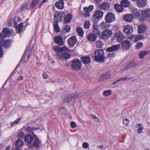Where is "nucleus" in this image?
Here are the masks:
<instances>
[{
  "mask_svg": "<svg viewBox=\"0 0 150 150\" xmlns=\"http://www.w3.org/2000/svg\"><path fill=\"white\" fill-rule=\"evenodd\" d=\"M149 52L148 51H142L139 54V57L140 58H143L146 55L148 54Z\"/></svg>",
  "mask_w": 150,
  "mask_h": 150,
  "instance_id": "4c0bfd02",
  "label": "nucleus"
},
{
  "mask_svg": "<svg viewBox=\"0 0 150 150\" xmlns=\"http://www.w3.org/2000/svg\"><path fill=\"white\" fill-rule=\"evenodd\" d=\"M12 30H10L8 28H5L3 30L1 33H0V38L3 39L7 37L10 33Z\"/></svg>",
  "mask_w": 150,
  "mask_h": 150,
  "instance_id": "0eeeda50",
  "label": "nucleus"
},
{
  "mask_svg": "<svg viewBox=\"0 0 150 150\" xmlns=\"http://www.w3.org/2000/svg\"><path fill=\"white\" fill-rule=\"evenodd\" d=\"M54 39L55 43L60 46L63 45L64 43L63 38L61 36H55Z\"/></svg>",
  "mask_w": 150,
  "mask_h": 150,
  "instance_id": "9b49d317",
  "label": "nucleus"
},
{
  "mask_svg": "<svg viewBox=\"0 0 150 150\" xmlns=\"http://www.w3.org/2000/svg\"><path fill=\"white\" fill-rule=\"evenodd\" d=\"M33 144L36 148H40L42 146V141L39 139L36 138L34 140Z\"/></svg>",
  "mask_w": 150,
  "mask_h": 150,
  "instance_id": "2eb2a0df",
  "label": "nucleus"
},
{
  "mask_svg": "<svg viewBox=\"0 0 150 150\" xmlns=\"http://www.w3.org/2000/svg\"><path fill=\"white\" fill-rule=\"evenodd\" d=\"M141 17H139V20L142 22L147 20L150 21V9H147L142 12Z\"/></svg>",
  "mask_w": 150,
  "mask_h": 150,
  "instance_id": "f03ea898",
  "label": "nucleus"
},
{
  "mask_svg": "<svg viewBox=\"0 0 150 150\" xmlns=\"http://www.w3.org/2000/svg\"><path fill=\"white\" fill-rule=\"evenodd\" d=\"M104 51L102 50H96L94 54L95 60L99 63L104 62L105 58L104 56Z\"/></svg>",
  "mask_w": 150,
  "mask_h": 150,
  "instance_id": "f257e3e1",
  "label": "nucleus"
},
{
  "mask_svg": "<svg viewBox=\"0 0 150 150\" xmlns=\"http://www.w3.org/2000/svg\"><path fill=\"white\" fill-rule=\"evenodd\" d=\"M114 38L119 42H122L123 40L124 37L122 32L118 31L115 34Z\"/></svg>",
  "mask_w": 150,
  "mask_h": 150,
  "instance_id": "6e6552de",
  "label": "nucleus"
},
{
  "mask_svg": "<svg viewBox=\"0 0 150 150\" xmlns=\"http://www.w3.org/2000/svg\"><path fill=\"white\" fill-rule=\"evenodd\" d=\"M73 100H74L80 97V94L78 93H75L71 94Z\"/></svg>",
  "mask_w": 150,
  "mask_h": 150,
  "instance_id": "37998d69",
  "label": "nucleus"
},
{
  "mask_svg": "<svg viewBox=\"0 0 150 150\" xmlns=\"http://www.w3.org/2000/svg\"><path fill=\"white\" fill-rule=\"evenodd\" d=\"M144 38L143 36L141 35H139L135 37L134 39V42H137L140 40H142Z\"/></svg>",
  "mask_w": 150,
  "mask_h": 150,
  "instance_id": "49530a36",
  "label": "nucleus"
},
{
  "mask_svg": "<svg viewBox=\"0 0 150 150\" xmlns=\"http://www.w3.org/2000/svg\"><path fill=\"white\" fill-rule=\"evenodd\" d=\"M130 4L129 1L127 0H123L121 2V5L123 7H127L129 6Z\"/></svg>",
  "mask_w": 150,
  "mask_h": 150,
  "instance_id": "2f4dec72",
  "label": "nucleus"
},
{
  "mask_svg": "<svg viewBox=\"0 0 150 150\" xmlns=\"http://www.w3.org/2000/svg\"><path fill=\"white\" fill-rule=\"evenodd\" d=\"M54 50L55 51H58V52H60V47L58 46H55L53 47Z\"/></svg>",
  "mask_w": 150,
  "mask_h": 150,
  "instance_id": "6e6d98bb",
  "label": "nucleus"
},
{
  "mask_svg": "<svg viewBox=\"0 0 150 150\" xmlns=\"http://www.w3.org/2000/svg\"><path fill=\"white\" fill-rule=\"evenodd\" d=\"M147 0H138L137 3V5L139 8H143L147 4Z\"/></svg>",
  "mask_w": 150,
  "mask_h": 150,
  "instance_id": "dca6fc26",
  "label": "nucleus"
},
{
  "mask_svg": "<svg viewBox=\"0 0 150 150\" xmlns=\"http://www.w3.org/2000/svg\"><path fill=\"white\" fill-rule=\"evenodd\" d=\"M115 17L114 15L111 13H108L105 17V20L106 21L111 23L115 21Z\"/></svg>",
  "mask_w": 150,
  "mask_h": 150,
  "instance_id": "1a4fd4ad",
  "label": "nucleus"
},
{
  "mask_svg": "<svg viewBox=\"0 0 150 150\" xmlns=\"http://www.w3.org/2000/svg\"><path fill=\"white\" fill-rule=\"evenodd\" d=\"M112 32L109 30H105L103 31L101 34L102 38L106 40L109 38L111 35Z\"/></svg>",
  "mask_w": 150,
  "mask_h": 150,
  "instance_id": "39448f33",
  "label": "nucleus"
},
{
  "mask_svg": "<svg viewBox=\"0 0 150 150\" xmlns=\"http://www.w3.org/2000/svg\"><path fill=\"white\" fill-rule=\"evenodd\" d=\"M133 28L130 25H126L123 27L124 32L127 34H129L133 32Z\"/></svg>",
  "mask_w": 150,
  "mask_h": 150,
  "instance_id": "f8f14e48",
  "label": "nucleus"
},
{
  "mask_svg": "<svg viewBox=\"0 0 150 150\" xmlns=\"http://www.w3.org/2000/svg\"><path fill=\"white\" fill-rule=\"evenodd\" d=\"M146 30V26L144 24H142L138 27V32L139 33H143Z\"/></svg>",
  "mask_w": 150,
  "mask_h": 150,
  "instance_id": "393cba45",
  "label": "nucleus"
},
{
  "mask_svg": "<svg viewBox=\"0 0 150 150\" xmlns=\"http://www.w3.org/2000/svg\"><path fill=\"white\" fill-rule=\"evenodd\" d=\"M83 147L84 148L87 149L89 146V144L87 142H84L83 144Z\"/></svg>",
  "mask_w": 150,
  "mask_h": 150,
  "instance_id": "052dcab7",
  "label": "nucleus"
},
{
  "mask_svg": "<svg viewBox=\"0 0 150 150\" xmlns=\"http://www.w3.org/2000/svg\"><path fill=\"white\" fill-rule=\"evenodd\" d=\"M70 125L72 128H74L77 125L76 122H70Z\"/></svg>",
  "mask_w": 150,
  "mask_h": 150,
  "instance_id": "e2e57ef3",
  "label": "nucleus"
},
{
  "mask_svg": "<svg viewBox=\"0 0 150 150\" xmlns=\"http://www.w3.org/2000/svg\"><path fill=\"white\" fill-rule=\"evenodd\" d=\"M132 79L131 77H129L127 76H126L125 77H122L119 79H118V81H127L129 80H130Z\"/></svg>",
  "mask_w": 150,
  "mask_h": 150,
  "instance_id": "09e8293b",
  "label": "nucleus"
},
{
  "mask_svg": "<svg viewBox=\"0 0 150 150\" xmlns=\"http://www.w3.org/2000/svg\"><path fill=\"white\" fill-rule=\"evenodd\" d=\"M114 54L113 53H109L108 54V56L110 58L114 57Z\"/></svg>",
  "mask_w": 150,
  "mask_h": 150,
  "instance_id": "69168bd1",
  "label": "nucleus"
},
{
  "mask_svg": "<svg viewBox=\"0 0 150 150\" xmlns=\"http://www.w3.org/2000/svg\"><path fill=\"white\" fill-rule=\"evenodd\" d=\"M40 0H33L32 4L30 5V7L31 8H33L34 7L36 6L39 3Z\"/></svg>",
  "mask_w": 150,
  "mask_h": 150,
  "instance_id": "ea45409f",
  "label": "nucleus"
},
{
  "mask_svg": "<svg viewBox=\"0 0 150 150\" xmlns=\"http://www.w3.org/2000/svg\"><path fill=\"white\" fill-rule=\"evenodd\" d=\"M97 38L92 33L89 34L87 36V39L88 40L91 42H94L96 40V38Z\"/></svg>",
  "mask_w": 150,
  "mask_h": 150,
  "instance_id": "a878e982",
  "label": "nucleus"
},
{
  "mask_svg": "<svg viewBox=\"0 0 150 150\" xmlns=\"http://www.w3.org/2000/svg\"><path fill=\"white\" fill-rule=\"evenodd\" d=\"M69 50L68 47L66 46H64L60 47V52L62 51H68Z\"/></svg>",
  "mask_w": 150,
  "mask_h": 150,
  "instance_id": "864d4df0",
  "label": "nucleus"
},
{
  "mask_svg": "<svg viewBox=\"0 0 150 150\" xmlns=\"http://www.w3.org/2000/svg\"><path fill=\"white\" fill-rule=\"evenodd\" d=\"M23 26V23H21L17 26L16 29L18 33H19L22 31V28Z\"/></svg>",
  "mask_w": 150,
  "mask_h": 150,
  "instance_id": "a19ab883",
  "label": "nucleus"
},
{
  "mask_svg": "<svg viewBox=\"0 0 150 150\" xmlns=\"http://www.w3.org/2000/svg\"><path fill=\"white\" fill-rule=\"evenodd\" d=\"M83 16L85 17H87L90 16V15L88 12H86L83 14Z\"/></svg>",
  "mask_w": 150,
  "mask_h": 150,
  "instance_id": "338daca9",
  "label": "nucleus"
},
{
  "mask_svg": "<svg viewBox=\"0 0 150 150\" xmlns=\"http://www.w3.org/2000/svg\"><path fill=\"white\" fill-rule=\"evenodd\" d=\"M24 136V134L22 132H20L18 134L17 137L18 138L22 139Z\"/></svg>",
  "mask_w": 150,
  "mask_h": 150,
  "instance_id": "bf43d9fd",
  "label": "nucleus"
},
{
  "mask_svg": "<svg viewBox=\"0 0 150 150\" xmlns=\"http://www.w3.org/2000/svg\"><path fill=\"white\" fill-rule=\"evenodd\" d=\"M131 46V44L129 41L126 40L123 42V47L126 49H128Z\"/></svg>",
  "mask_w": 150,
  "mask_h": 150,
  "instance_id": "cd10ccee",
  "label": "nucleus"
},
{
  "mask_svg": "<svg viewBox=\"0 0 150 150\" xmlns=\"http://www.w3.org/2000/svg\"><path fill=\"white\" fill-rule=\"evenodd\" d=\"M103 45V43L100 41L98 40L96 42V46L98 48H102Z\"/></svg>",
  "mask_w": 150,
  "mask_h": 150,
  "instance_id": "79ce46f5",
  "label": "nucleus"
},
{
  "mask_svg": "<svg viewBox=\"0 0 150 150\" xmlns=\"http://www.w3.org/2000/svg\"><path fill=\"white\" fill-rule=\"evenodd\" d=\"M92 34L97 37L100 35V32L98 29L93 30Z\"/></svg>",
  "mask_w": 150,
  "mask_h": 150,
  "instance_id": "c03bdc74",
  "label": "nucleus"
},
{
  "mask_svg": "<svg viewBox=\"0 0 150 150\" xmlns=\"http://www.w3.org/2000/svg\"><path fill=\"white\" fill-rule=\"evenodd\" d=\"M111 72L108 71L104 74L101 75L100 77V80L102 81L108 79L111 77Z\"/></svg>",
  "mask_w": 150,
  "mask_h": 150,
  "instance_id": "a211bd4d",
  "label": "nucleus"
},
{
  "mask_svg": "<svg viewBox=\"0 0 150 150\" xmlns=\"http://www.w3.org/2000/svg\"><path fill=\"white\" fill-rule=\"evenodd\" d=\"M103 15V12L101 11L98 10L93 14V17L95 19H99L102 17Z\"/></svg>",
  "mask_w": 150,
  "mask_h": 150,
  "instance_id": "ddd939ff",
  "label": "nucleus"
},
{
  "mask_svg": "<svg viewBox=\"0 0 150 150\" xmlns=\"http://www.w3.org/2000/svg\"><path fill=\"white\" fill-rule=\"evenodd\" d=\"M114 7L116 11L119 13L122 12L123 10V8L122 5L117 4H115L114 5Z\"/></svg>",
  "mask_w": 150,
  "mask_h": 150,
  "instance_id": "b1692460",
  "label": "nucleus"
},
{
  "mask_svg": "<svg viewBox=\"0 0 150 150\" xmlns=\"http://www.w3.org/2000/svg\"><path fill=\"white\" fill-rule=\"evenodd\" d=\"M132 13L136 16L139 18L141 17V16H140V12L138 11L137 9H134L132 11Z\"/></svg>",
  "mask_w": 150,
  "mask_h": 150,
  "instance_id": "c9c22d12",
  "label": "nucleus"
},
{
  "mask_svg": "<svg viewBox=\"0 0 150 150\" xmlns=\"http://www.w3.org/2000/svg\"><path fill=\"white\" fill-rule=\"evenodd\" d=\"M71 68L75 70H79L81 68V63L78 59L72 60L71 61Z\"/></svg>",
  "mask_w": 150,
  "mask_h": 150,
  "instance_id": "7ed1b4c3",
  "label": "nucleus"
},
{
  "mask_svg": "<svg viewBox=\"0 0 150 150\" xmlns=\"http://www.w3.org/2000/svg\"><path fill=\"white\" fill-rule=\"evenodd\" d=\"M72 96L71 94L67 96L63 100V102L64 103H68L73 100Z\"/></svg>",
  "mask_w": 150,
  "mask_h": 150,
  "instance_id": "bb28decb",
  "label": "nucleus"
},
{
  "mask_svg": "<svg viewBox=\"0 0 150 150\" xmlns=\"http://www.w3.org/2000/svg\"><path fill=\"white\" fill-rule=\"evenodd\" d=\"M111 91L110 90H107L104 91L103 94L105 96H108L111 95Z\"/></svg>",
  "mask_w": 150,
  "mask_h": 150,
  "instance_id": "a18cd8bd",
  "label": "nucleus"
},
{
  "mask_svg": "<svg viewBox=\"0 0 150 150\" xmlns=\"http://www.w3.org/2000/svg\"><path fill=\"white\" fill-rule=\"evenodd\" d=\"M109 22L107 21H103L100 25V27L102 29L108 28L110 27Z\"/></svg>",
  "mask_w": 150,
  "mask_h": 150,
  "instance_id": "412c9836",
  "label": "nucleus"
},
{
  "mask_svg": "<svg viewBox=\"0 0 150 150\" xmlns=\"http://www.w3.org/2000/svg\"><path fill=\"white\" fill-rule=\"evenodd\" d=\"M76 31L78 34L81 36H82L84 34V31L81 28L79 27L77 28Z\"/></svg>",
  "mask_w": 150,
  "mask_h": 150,
  "instance_id": "72a5a7b5",
  "label": "nucleus"
},
{
  "mask_svg": "<svg viewBox=\"0 0 150 150\" xmlns=\"http://www.w3.org/2000/svg\"><path fill=\"white\" fill-rule=\"evenodd\" d=\"M39 129V128H32L30 127H28L27 128V130H28L29 132H32L33 134V132L35 130H37Z\"/></svg>",
  "mask_w": 150,
  "mask_h": 150,
  "instance_id": "603ef678",
  "label": "nucleus"
},
{
  "mask_svg": "<svg viewBox=\"0 0 150 150\" xmlns=\"http://www.w3.org/2000/svg\"><path fill=\"white\" fill-rule=\"evenodd\" d=\"M93 30L98 29V26L96 23H94L93 25Z\"/></svg>",
  "mask_w": 150,
  "mask_h": 150,
  "instance_id": "680f3d73",
  "label": "nucleus"
},
{
  "mask_svg": "<svg viewBox=\"0 0 150 150\" xmlns=\"http://www.w3.org/2000/svg\"><path fill=\"white\" fill-rule=\"evenodd\" d=\"M143 43L142 42H138L136 45V47L137 49H139L142 47Z\"/></svg>",
  "mask_w": 150,
  "mask_h": 150,
  "instance_id": "13d9d810",
  "label": "nucleus"
},
{
  "mask_svg": "<svg viewBox=\"0 0 150 150\" xmlns=\"http://www.w3.org/2000/svg\"><path fill=\"white\" fill-rule=\"evenodd\" d=\"M72 18V16L71 13L67 14L64 18V21L67 23H69Z\"/></svg>",
  "mask_w": 150,
  "mask_h": 150,
  "instance_id": "4be33fe9",
  "label": "nucleus"
},
{
  "mask_svg": "<svg viewBox=\"0 0 150 150\" xmlns=\"http://www.w3.org/2000/svg\"><path fill=\"white\" fill-rule=\"evenodd\" d=\"M90 25V22L88 21H86L84 24V27L86 29L88 28Z\"/></svg>",
  "mask_w": 150,
  "mask_h": 150,
  "instance_id": "8fccbe9b",
  "label": "nucleus"
},
{
  "mask_svg": "<svg viewBox=\"0 0 150 150\" xmlns=\"http://www.w3.org/2000/svg\"><path fill=\"white\" fill-rule=\"evenodd\" d=\"M33 140V137L31 135H27L25 136V141L28 143H31Z\"/></svg>",
  "mask_w": 150,
  "mask_h": 150,
  "instance_id": "5701e85b",
  "label": "nucleus"
},
{
  "mask_svg": "<svg viewBox=\"0 0 150 150\" xmlns=\"http://www.w3.org/2000/svg\"><path fill=\"white\" fill-rule=\"evenodd\" d=\"M81 59L83 63L87 64L90 62L91 58L89 57H82Z\"/></svg>",
  "mask_w": 150,
  "mask_h": 150,
  "instance_id": "c85d7f7f",
  "label": "nucleus"
},
{
  "mask_svg": "<svg viewBox=\"0 0 150 150\" xmlns=\"http://www.w3.org/2000/svg\"><path fill=\"white\" fill-rule=\"evenodd\" d=\"M91 117L94 120V121H100V120L99 118L98 117H97L93 115H91Z\"/></svg>",
  "mask_w": 150,
  "mask_h": 150,
  "instance_id": "4d7b16f0",
  "label": "nucleus"
},
{
  "mask_svg": "<svg viewBox=\"0 0 150 150\" xmlns=\"http://www.w3.org/2000/svg\"><path fill=\"white\" fill-rule=\"evenodd\" d=\"M42 76L45 79H47L48 77V75L46 73H43L42 74Z\"/></svg>",
  "mask_w": 150,
  "mask_h": 150,
  "instance_id": "0e129e2a",
  "label": "nucleus"
},
{
  "mask_svg": "<svg viewBox=\"0 0 150 150\" xmlns=\"http://www.w3.org/2000/svg\"><path fill=\"white\" fill-rule=\"evenodd\" d=\"M23 79V77L22 76H20L18 77V78L17 79V81H21Z\"/></svg>",
  "mask_w": 150,
  "mask_h": 150,
  "instance_id": "774afa93",
  "label": "nucleus"
},
{
  "mask_svg": "<svg viewBox=\"0 0 150 150\" xmlns=\"http://www.w3.org/2000/svg\"><path fill=\"white\" fill-rule=\"evenodd\" d=\"M58 22H55L54 25V28L55 31L57 33H59L60 31V29L58 25Z\"/></svg>",
  "mask_w": 150,
  "mask_h": 150,
  "instance_id": "58836bf2",
  "label": "nucleus"
},
{
  "mask_svg": "<svg viewBox=\"0 0 150 150\" xmlns=\"http://www.w3.org/2000/svg\"><path fill=\"white\" fill-rule=\"evenodd\" d=\"M59 110L61 114L63 115H67L68 114V112L65 107H63L60 108Z\"/></svg>",
  "mask_w": 150,
  "mask_h": 150,
  "instance_id": "c756f323",
  "label": "nucleus"
},
{
  "mask_svg": "<svg viewBox=\"0 0 150 150\" xmlns=\"http://www.w3.org/2000/svg\"><path fill=\"white\" fill-rule=\"evenodd\" d=\"M4 46L6 48H8L11 45V41L7 40L4 42Z\"/></svg>",
  "mask_w": 150,
  "mask_h": 150,
  "instance_id": "de8ad7c7",
  "label": "nucleus"
},
{
  "mask_svg": "<svg viewBox=\"0 0 150 150\" xmlns=\"http://www.w3.org/2000/svg\"><path fill=\"white\" fill-rule=\"evenodd\" d=\"M64 29L67 32H69L71 29L70 26L69 25H66L64 27Z\"/></svg>",
  "mask_w": 150,
  "mask_h": 150,
  "instance_id": "5fc2aeb1",
  "label": "nucleus"
},
{
  "mask_svg": "<svg viewBox=\"0 0 150 150\" xmlns=\"http://www.w3.org/2000/svg\"><path fill=\"white\" fill-rule=\"evenodd\" d=\"M136 65V63L135 62L133 61L131 62L129 64L128 67L129 68H132L133 67H134Z\"/></svg>",
  "mask_w": 150,
  "mask_h": 150,
  "instance_id": "3c124183",
  "label": "nucleus"
},
{
  "mask_svg": "<svg viewBox=\"0 0 150 150\" xmlns=\"http://www.w3.org/2000/svg\"><path fill=\"white\" fill-rule=\"evenodd\" d=\"M136 127L138 128L137 133H141L143 127V125L141 123H138L136 125Z\"/></svg>",
  "mask_w": 150,
  "mask_h": 150,
  "instance_id": "473e14b6",
  "label": "nucleus"
},
{
  "mask_svg": "<svg viewBox=\"0 0 150 150\" xmlns=\"http://www.w3.org/2000/svg\"><path fill=\"white\" fill-rule=\"evenodd\" d=\"M63 12L56 11L55 12L54 16V20L55 22H58L62 21L63 17Z\"/></svg>",
  "mask_w": 150,
  "mask_h": 150,
  "instance_id": "423d86ee",
  "label": "nucleus"
},
{
  "mask_svg": "<svg viewBox=\"0 0 150 150\" xmlns=\"http://www.w3.org/2000/svg\"><path fill=\"white\" fill-rule=\"evenodd\" d=\"M55 6L58 9H62L64 7V2L63 1H59L56 2Z\"/></svg>",
  "mask_w": 150,
  "mask_h": 150,
  "instance_id": "aec40b11",
  "label": "nucleus"
},
{
  "mask_svg": "<svg viewBox=\"0 0 150 150\" xmlns=\"http://www.w3.org/2000/svg\"><path fill=\"white\" fill-rule=\"evenodd\" d=\"M33 48V46L31 45L29 47H28L26 48V52L28 51V52H29L28 54V58L26 61H27L28 59L29 58L30 55V53L32 52Z\"/></svg>",
  "mask_w": 150,
  "mask_h": 150,
  "instance_id": "e433bc0d",
  "label": "nucleus"
},
{
  "mask_svg": "<svg viewBox=\"0 0 150 150\" xmlns=\"http://www.w3.org/2000/svg\"><path fill=\"white\" fill-rule=\"evenodd\" d=\"M77 42V39L74 36L71 37L67 40V43L69 46L71 47L74 46Z\"/></svg>",
  "mask_w": 150,
  "mask_h": 150,
  "instance_id": "9d476101",
  "label": "nucleus"
},
{
  "mask_svg": "<svg viewBox=\"0 0 150 150\" xmlns=\"http://www.w3.org/2000/svg\"><path fill=\"white\" fill-rule=\"evenodd\" d=\"M134 16L131 14H127L124 15L123 19L126 22H131L133 20Z\"/></svg>",
  "mask_w": 150,
  "mask_h": 150,
  "instance_id": "4468645a",
  "label": "nucleus"
},
{
  "mask_svg": "<svg viewBox=\"0 0 150 150\" xmlns=\"http://www.w3.org/2000/svg\"><path fill=\"white\" fill-rule=\"evenodd\" d=\"M94 9V6L91 5L88 7H85L84 8L83 10L86 12H89L92 11Z\"/></svg>",
  "mask_w": 150,
  "mask_h": 150,
  "instance_id": "f704fd0d",
  "label": "nucleus"
},
{
  "mask_svg": "<svg viewBox=\"0 0 150 150\" xmlns=\"http://www.w3.org/2000/svg\"><path fill=\"white\" fill-rule=\"evenodd\" d=\"M23 143L24 142L23 140L19 139L15 142V146L17 147H20L23 146Z\"/></svg>",
  "mask_w": 150,
  "mask_h": 150,
  "instance_id": "7c9ffc66",
  "label": "nucleus"
},
{
  "mask_svg": "<svg viewBox=\"0 0 150 150\" xmlns=\"http://www.w3.org/2000/svg\"><path fill=\"white\" fill-rule=\"evenodd\" d=\"M120 47V45H112L111 47H108L106 49V51L109 52H112L118 50Z\"/></svg>",
  "mask_w": 150,
  "mask_h": 150,
  "instance_id": "f3484780",
  "label": "nucleus"
},
{
  "mask_svg": "<svg viewBox=\"0 0 150 150\" xmlns=\"http://www.w3.org/2000/svg\"><path fill=\"white\" fill-rule=\"evenodd\" d=\"M56 55L57 58L60 59L61 61L67 60L70 57V55L69 54L62 52H57Z\"/></svg>",
  "mask_w": 150,
  "mask_h": 150,
  "instance_id": "20e7f679",
  "label": "nucleus"
},
{
  "mask_svg": "<svg viewBox=\"0 0 150 150\" xmlns=\"http://www.w3.org/2000/svg\"><path fill=\"white\" fill-rule=\"evenodd\" d=\"M109 4L107 2H103L99 5V8L101 10H105L108 9L109 7Z\"/></svg>",
  "mask_w": 150,
  "mask_h": 150,
  "instance_id": "6ab92c4d",
  "label": "nucleus"
}]
</instances>
